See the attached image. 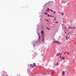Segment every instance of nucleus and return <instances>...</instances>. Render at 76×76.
Listing matches in <instances>:
<instances>
[{"mask_svg":"<svg viewBox=\"0 0 76 76\" xmlns=\"http://www.w3.org/2000/svg\"><path fill=\"white\" fill-rule=\"evenodd\" d=\"M48 16H49V17L50 16V17H51V16H52L51 15H48Z\"/></svg>","mask_w":76,"mask_h":76,"instance_id":"9b49d317","label":"nucleus"},{"mask_svg":"<svg viewBox=\"0 0 76 76\" xmlns=\"http://www.w3.org/2000/svg\"><path fill=\"white\" fill-rule=\"evenodd\" d=\"M54 18H55V19L56 18V17H54Z\"/></svg>","mask_w":76,"mask_h":76,"instance_id":"c85d7f7f","label":"nucleus"},{"mask_svg":"<svg viewBox=\"0 0 76 76\" xmlns=\"http://www.w3.org/2000/svg\"><path fill=\"white\" fill-rule=\"evenodd\" d=\"M66 40H67L68 39H69V38H70V36H66Z\"/></svg>","mask_w":76,"mask_h":76,"instance_id":"f03ea898","label":"nucleus"},{"mask_svg":"<svg viewBox=\"0 0 76 76\" xmlns=\"http://www.w3.org/2000/svg\"><path fill=\"white\" fill-rule=\"evenodd\" d=\"M6 76H7V75H6Z\"/></svg>","mask_w":76,"mask_h":76,"instance_id":"2f4dec72","label":"nucleus"},{"mask_svg":"<svg viewBox=\"0 0 76 76\" xmlns=\"http://www.w3.org/2000/svg\"><path fill=\"white\" fill-rule=\"evenodd\" d=\"M18 76H20V75H18Z\"/></svg>","mask_w":76,"mask_h":76,"instance_id":"a878e982","label":"nucleus"},{"mask_svg":"<svg viewBox=\"0 0 76 76\" xmlns=\"http://www.w3.org/2000/svg\"><path fill=\"white\" fill-rule=\"evenodd\" d=\"M52 17H53H53H54V16H53Z\"/></svg>","mask_w":76,"mask_h":76,"instance_id":"c756f323","label":"nucleus"},{"mask_svg":"<svg viewBox=\"0 0 76 76\" xmlns=\"http://www.w3.org/2000/svg\"><path fill=\"white\" fill-rule=\"evenodd\" d=\"M59 55H60V58H61V54L60 53Z\"/></svg>","mask_w":76,"mask_h":76,"instance_id":"6e6552de","label":"nucleus"},{"mask_svg":"<svg viewBox=\"0 0 76 76\" xmlns=\"http://www.w3.org/2000/svg\"><path fill=\"white\" fill-rule=\"evenodd\" d=\"M44 14L46 15H47V14H48V12H45Z\"/></svg>","mask_w":76,"mask_h":76,"instance_id":"0eeeda50","label":"nucleus"},{"mask_svg":"<svg viewBox=\"0 0 76 76\" xmlns=\"http://www.w3.org/2000/svg\"><path fill=\"white\" fill-rule=\"evenodd\" d=\"M41 33L42 34H43V33H44V31H42Z\"/></svg>","mask_w":76,"mask_h":76,"instance_id":"f8f14e48","label":"nucleus"},{"mask_svg":"<svg viewBox=\"0 0 76 76\" xmlns=\"http://www.w3.org/2000/svg\"><path fill=\"white\" fill-rule=\"evenodd\" d=\"M75 28V27H74L73 28L71 27V28H70L73 29V28Z\"/></svg>","mask_w":76,"mask_h":76,"instance_id":"2eb2a0df","label":"nucleus"},{"mask_svg":"<svg viewBox=\"0 0 76 76\" xmlns=\"http://www.w3.org/2000/svg\"><path fill=\"white\" fill-rule=\"evenodd\" d=\"M61 59L62 60H64V58L63 57H62L61 58Z\"/></svg>","mask_w":76,"mask_h":76,"instance_id":"423d86ee","label":"nucleus"},{"mask_svg":"<svg viewBox=\"0 0 76 76\" xmlns=\"http://www.w3.org/2000/svg\"><path fill=\"white\" fill-rule=\"evenodd\" d=\"M30 66H32V64H30Z\"/></svg>","mask_w":76,"mask_h":76,"instance_id":"412c9836","label":"nucleus"},{"mask_svg":"<svg viewBox=\"0 0 76 76\" xmlns=\"http://www.w3.org/2000/svg\"><path fill=\"white\" fill-rule=\"evenodd\" d=\"M67 67H66V69H67Z\"/></svg>","mask_w":76,"mask_h":76,"instance_id":"473e14b6","label":"nucleus"},{"mask_svg":"<svg viewBox=\"0 0 76 76\" xmlns=\"http://www.w3.org/2000/svg\"><path fill=\"white\" fill-rule=\"evenodd\" d=\"M69 28H70V26H69Z\"/></svg>","mask_w":76,"mask_h":76,"instance_id":"393cba45","label":"nucleus"},{"mask_svg":"<svg viewBox=\"0 0 76 76\" xmlns=\"http://www.w3.org/2000/svg\"><path fill=\"white\" fill-rule=\"evenodd\" d=\"M54 72H52L51 75H53V74H54Z\"/></svg>","mask_w":76,"mask_h":76,"instance_id":"1a4fd4ad","label":"nucleus"},{"mask_svg":"<svg viewBox=\"0 0 76 76\" xmlns=\"http://www.w3.org/2000/svg\"><path fill=\"white\" fill-rule=\"evenodd\" d=\"M47 20V21H48V20Z\"/></svg>","mask_w":76,"mask_h":76,"instance_id":"7c9ffc66","label":"nucleus"},{"mask_svg":"<svg viewBox=\"0 0 76 76\" xmlns=\"http://www.w3.org/2000/svg\"><path fill=\"white\" fill-rule=\"evenodd\" d=\"M64 73H65V72L64 71H63L62 73L63 75H64Z\"/></svg>","mask_w":76,"mask_h":76,"instance_id":"39448f33","label":"nucleus"},{"mask_svg":"<svg viewBox=\"0 0 76 76\" xmlns=\"http://www.w3.org/2000/svg\"><path fill=\"white\" fill-rule=\"evenodd\" d=\"M61 15H63V13H61Z\"/></svg>","mask_w":76,"mask_h":76,"instance_id":"6ab92c4d","label":"nucleus"},{"mask_svg":"<svg viewBox=\"0 0 76 76\" xmlns=\"http://www.w3.org/2000/svg\"><path fill=\"white\" fill-rule=\"evenodd\" d=\"M64 31L65 34H66V31H65V30H64Z\"/></svg>","mask_w":76,"mask_h":76,"instance_id":"dca6fc26","label":"nucleus"},{"mask_svg":"<svg viewBox=\"0 0 76 76\" xmlns=\"http://www.w3.org/2000/svg\"><path fill=\"white\" fill-rule=\"evenodd\" d=\"M55 43H58V44H60L61 43H60V42L58 41H55Z\"/></svg>","mask_w":76,"mask_h":76,"instance_id":"f257e3e1","label":"nucleus"},{"mask_svg":"<svg viewBox=\"0 0 76 76\" xmlns=\"http://www.w3.org/2000/svg\"><path fill=\"white\" fill-rule=\"evenodd\" d=\"M53 12H54V14H56V12H55V11H53Z\"/></svg>","mask_w":76,"mask_h":76,"instance_id":"4be33fe9","label":"nucleus"},{"mask_svg":"<svg viewBox=\"0 0 76 76\" xmlns=\"http://www.w3.org/2000/svg\"><path fill=\"white\" fill-rule=\"evenodd\" d=\"M66 53H64V54H66Z\"/></svg>","mask_w":76,"mask_h":76,"instance_id":"cd10ccee","label":"nucleus"},{"mask_svg":"<svg viewBox=\"0 0 76 76\" xmlns=\"http://www.w3.org/2000/svg\"><path fill=\"white\" fill-rule=\"evenodd\" d=\"M69 34H70V33H69L67 34H67V35H69Z\"/></svg>","mask_w":76,"mask_h":76,"instance_id":"aec40b11","label":"nucleus"},{"mask_svg":"<svg viewBox=\"0 0 76 76\" xmlns=\"http://www.w3.org/2000/svg\"><path fill=\"white\" fill-rule=\"evenodd\" d=\"M50 11L51 12H54V11L53 10H50Z\"/></svg>","mask_w":76,"mask_h":76,"instance_id":"9d476101","label":"nucleus"},{"mask_svg":"<svg viewBox=\"0 0 76 76\" xmlns=\"http://www.w3.org/2000/svg\"><path fill=\"white\" fill-rule=\"evenodd\" d=\"M34 66H32L31 67L32 68H33V67H34L35 66H37V65H35V63H34Z\"/></svg>","mask_w":76,"mask_h":76,"instance_id":"7ed1b4c3","label":"nucleus"},{"mask_svg":"<svg viewBox=\"0 0 76 76\" xmlns=\"http://www.w3.org/2000/svg\"><path fill=\"white\" fill-rule=\"evenodd\" d=\"M58 64H55V66H56V65L57 66V65H58Z\"/></svg>","mask_w":76,"mask_h":76,"instance_id":"ddd939ff","label":"nucleus"},{"mask_svg":"<svg viewBox=\"0 0 76 76\" xmlns=\"http://www.w3.org/2000/svg\"><path fill=\"white\" fill-rule=\"evenodd\" d=\"M46 11H47V12H49V10H46Z\"/></svg>","mask_w":76,"mask_h":76,"instance_id":"f3484780","label":"nucleus"},{"mask_svg":"<svg viewBox=\"0 0 76 76\" xmlns=\"http://www.w3.org/2000/svg\"><path fill=\"white\" fill-rule=\"evenodd\" d=\"M47 10H50V9H49V8H47Z\"/></svg>","mask_w":76,"mask_h":76,"instance_id":"4468645a","label":"nucleus"},{"mask_svg":"<svg viewBox=\"0 0 76 76\" xmlns=\"http://www.w3.org/2000/svg\"><path fill=\"white\" fill-rule=\"evenodd\" d=\"M57 20L56 19H54V20Z\"/></svg>","mask_w":76,"mask_h":76,"instance_id":"bb28decb","label":"nucleus"},{"mask_svg":"<svg viewBox=\"0 0 76 76\" xmlns=\"http://www.w3.org/2000/svg\"><path fill=\"white\" fill-rule=\"evenodd\" d=\"M64 3H65V2H64Z\"/></svg>","mask_w":76,"mask_h":76,"instance_id":"72a5a7b5","label":"nucleus"},{"mask_svg":"<svg viewBox=\"0 0 76 76\" xmlns=\"http://www.w3.org/2000/svg\"><path fill=\"white\" fill-rule=\"evenodd\" d=\"M56 23H58V22H56Z\"/></svg>","mask_w":76,"mask_h":76,"instance_id":"5701e85b","label":"nucleus"},{"mask_svg":"<svg viewBox=\"0 0 76 76\" xmlns=\"http://www.w3.org/2000/svg\"><path fill=\"white\" fill-rule=\"evenodd\" d=\"M59 55H60V53H57L56 55V56H59Z\"/></svg>","mask_w":76,"mask_h":76,"instance_id":"20e7f679","label":"nucleus"},{"mask_svg":"<svg viewBox=\"0 0 76 76\" xmlns=\"http://www.w3.org/2000/svg\"><path fill=\"white\" fill-rule=\"evenodd\" d=\"M35 76H41L38 75H37V76L35 75Z\"/></svg>","mask_w":76,"mask_h":76,"instance_id":"b1692460","label":"nucleus"},{"mask_svg":"<svg viewBox=\"0 0 76 76\" xmlns=\"http://www.w3.org/2000/svg\"><path fill=\"white\" fill-rule=\"evenodd\" d=\"M67 54H68V55H69V53L68 52H67Z\"/></svg>","mask_w":76,"mask_h":76,"instance_id":"a211bd4d","label":"nucleus"}]
</instances>
